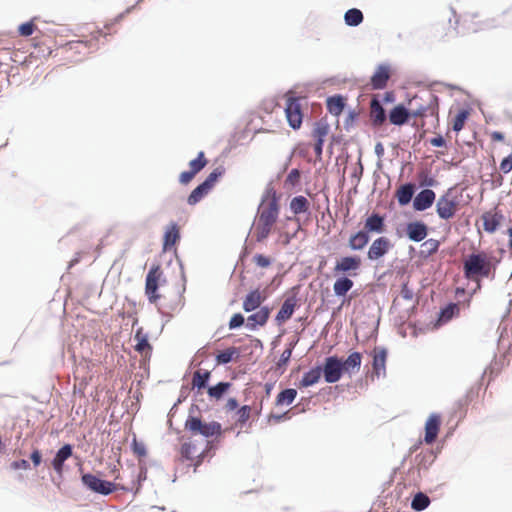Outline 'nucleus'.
Here are the masks:
<instances>
[{
	"instance_id": "nucleus-1",
	"label": "nucleus",
	"mask_w": 512,
	"mask_h": 512,
	"mask_svg": "<svg viewBox=\"0 0 512 512\" xmlns=\"http://www.w3.org/2000/svg\"><path fill=\"white\" fill-rule=\"evenodd\" d=\"M498 261L488 252L478 251L469 254L463 261L464 277L477 283L480 289V281L483 278L494 277Z\"/></svg>"
},
{
	"instance_id": "nucleus-2",
	"label": "nucleus",
	"mask_w": 512,
	"mask_h": 512,
	"mask_svg": "<svg viewBox=\"0 0 512 512\" xmlns=\"http://www.w3.org/2000/svg\"><path fill=\"white\" fill-rule=\"evenodd\" d=\"M111 26L112 25H105V29L108 30V32H104L102 29H95L90 32V38L87 40L69 41L62 45L59 47V52L62 58L70 63L82 61L91 53L92 48L96 46L100 37L111 34Z\"/></svg>"
},
{
	"instance_id": "nucleus-3",
	"label": "nucleus",
	"mask_w": 512,
	"mask_h": 512,
	"mask_svg": "<svg viewBox=\"0 0 512 512\" xmlns=\"http://www.w3.org/2000/svg\"><path fill=\"white\" fill-rule=\"evenodd\" d=\"M279 210L278 197L275 193L261 203L254 224V236L257 242H263L270 235L279 217Z\"/></svg>"
},
{
	"instance_id": "nucleus-4",
	"label": "nucleus",
	"mask_w": 512,
	"mask_h": 512,
	"mask_svg": "<svg viewBox=\"0 0 512 512\" xmlns=\"http://www.w3.org/2000/svg\"><path fill=\"white\" fill-rule=\"evenodd\" d=\"M411 117L414 119H421L418 123L415 121L414 126L423 128L425 125L424 118L433 117L438 124V98L433 94L429 93L426 99L422 97H415L409 102Z\"/></svg>"
},
{
	"instance_id": "nucleus-5",
	"label": "nucleus",
	"mask_w": 512,
	"mask_h": 512,
	"mask_svg": "<svg viewBox=\"0 0 512 512\" xmlns=\"http://www.w3.org/2000/svg\"><path fill=\"white\" fill-rule=\"evenodd\" d=\"M114 479L119 480V482L105 481L90 473L83 474L81 477L82 483L88 489L98 494L109 495L118 489L128 490V487L122 482L123 479L120 473H117Z\"/></svg>"
},
{
	"instance_id": "nucleus-6",
	"label": "nucleus",
	"mask_w": 512,
	"mask_h": 512,
	"mask_svg": "<svg viewBox=\"0 0 512 512\" xmlns=\"http://www.w3.org/2000/svg\"><path fill=\"white\" fill-rule=\"evenodd\" d=\"M185 429L193 435H202L206 438L221 434V424L216 421L203 422L199 417L189 416L185 422Z\"/></svg>"
},
{
	"instance_id": "nucleus-7",
	"label": "nucleus",
	"mask_w": 512,
	"mask_h": 512,
	"mask_svg": "<svg viewBox=\"0 0 512 512\" xmlns=\"http://www.w3.org/2000/svg\"><path fill=\"white\" fill-rule=\"evenodd\" d=\"M459 210V200L454 195L453 189H449L445 194L439 197L436 203V212L439 218L443 220L452 219Z\"/></svg>"
},
{
	"instance_id": "nucleus-8",
	"label": "nucleus",
	"mask_w": 512,
	"mask_h": 512,
	"mask_svg": "<svg viewBox=\"0 0 512 512\" xmlns=\"http://www.w3.org/2000/svg\"><path fill=\"white\" fill-rule=\"evenodd\" d=\"M362 265L361 258L357 255H350L341 257L337 260L333 272L335 275H348L355 277L358 275Z\"/></svg>"
},
{
	"instance_id": "nucleus-9",
	"label": "nucleus",
	"mask_w": 512,
	"mask_h": 512,
	"mask_svg": "<svg viewBox=\"0 0 512 512\" xmlns=\"http://www.w3.org/2000/svg\"><path fill=\"white\" fill-rule=\"evenodd\" d=\"M161 276L162 270L160 266L152 267L146 276L145 294L152 304H156L161 298V295L157 293Z\"/></svg>"
},
{
	"instance_id": "nucleus-10",
	"label": "nucleus",
	"mask_w": 512,
	"mask_h": 512,
	"mask_svg": "<svg viewBox=\"0 0 512 512\" xmlns=\"http://www.w3.org/2000/svg\"><path fill=\"white\" fill-rule=\"evenodd\" d=\"M300 98L289 97L286 101L285 114L289 126L296 130L302 125L303 113Z\"/></svg>"
},
{
	"instance_id": "nucleus-11",
	"label": "nucleus",
	"mask_w": 512,
	"mask_h": 512,
	"mask_svg": "<svg viewBox=\"0 0 512 512\" xmlns=\"http://www.w3.org/2000/svg\"><path fill=\"white\" fill-rule=\"evenodd\" d=\"M322 373L327 383L339 381L343 374L342 361L336 356L327 357L322 368Z\"/></svg>"
},
{
	"instance_id": "nucleus-12",
	"label": "nucleus",
	"mask_w": 512,
	"mask_h": 512,
	"mask_svg": "<svg viewBox=\"0 0 512 512\" xmlns=\"http://www.w3.org/2000/svg\"><path fill=\"white\" fill-rule=\"evenodd\" d=\"M372 374L377 378L386 374L387 350L383 347H375L372 351Z\"/></svg>"
},
{
	"instance_id": "nucleus-13",
	"label": "nucleus",
	"mask_w": 512,
	"mask_h": 512,
	"mask_svg": "<svg viewBox=\"0 0 512 512\" xmlns=\"http://www.w3.org/2000/svg\"><path fill=\"white\" fill-rule=\"evenodd\" d=\"M391 247V242L387 237H379L369 247L367 257L370 260H378L388 253Z\"/></svg>"
},
{
	"instance_id": "nucleus-14",
	"label": "nucleus",
	"mask_w": 512,
	"mask_h": 512,
	"mask_svg": "<svg viewBox=\"0 0 512 512\" xmlns=\"http://www.w3.org/2000/svg\"><path fill=\"white\" fill-rule=\"evenodd\" d=\"M297 305H298V299H297L296 295L288 296L284 300L280 310L278 311V313L275 317L276 322L280 325V324L286 322L287 320H289L292 317Z\"/></svg>"
},
{
	"instance_id": "nucleus-15",
	"label": "nucleus",
	"mask_w": 512,
	"mask_h": 512,
	"mask_svg": "<svg viewBox=\"0 0 512 512\" xmlns=\"http://www.w3.org/2000/svg\"><path fill=\"white\" fill-rule=\"evenodd\" d=\"M72 452V446L70 444H65L57 451L56 455L54 456L51 462V466L58 476L61 477L63 475L64 463L72 456Z\"/></svg>"
},
{
	"instance_id": "nucleus-16",
	"label": "nucleus",
	"mask_w": 512,
	"mask_h": 512,
	"mask_svg": "<svg viewBox=\"0 0 512 512\" xmlns=\"http://www.w3.org/2000/svg\"><path fill=\"white\" fill-rule=\"evenodd\" d=\"M411 117L409 108H406L403 104L394 106L388 114L389 122L396 126H402L406 124Z\"/></svg>"
},
{
	"instance_id": "nucleus-17",
	"label": "nucleus",
	"mask_w": 512,
	"mask_h": 512,
	"mask_svg": "<svg viewBox=\"0 0 512 512\" xmlns=\"http://www.w3.org/2000/svg\"><path fill=\"white\" fill-rule=\"evenodd\" d=\"M441 425V418L438 414H431L425 423V437L424 441L427 444H432L439 433Z\"/></svg>"
},
{
	"instance_id": "nucleus-18",
	"label": "nucleus",
	"mask_w": 512,
	"mask_h": 512,
	"mask_svg": "<svg viewBox=\"0 0 512 512\" xmlns=\"http://www.w3.org/2000/svg\"><path fill=\"white\" fill-rule=\"evenodd\" d=\"M483 222V229L488 233H494L500 226L503 215L496 209L486 211L481 216Z\"/></svg>"
},
{
	"instance_id": "nucleus-19",
	"label": "nucleus",
	"mask_w": 512,
	"mask_h": 512,
	"mask_svg": "<svg viewBox=\"0 0 512 512\" xmlns=\"http://www.w3.org/2000/svg\"><path fill=\"white\" fill-rule=\"evenodd\" d=\"M436 198V194L431 189L420 191L413 201V207L417 211H424L432 206Z\"/></svg>"
},
{
	"instance_id": "nucleus-20",
	"label": "nucleus",
	"mask_w": 512,
	"mask_h": 512,
	"mask_svg": "<svg viewBox=\"0 0 512 512\" xmlns=\"http://www.w3.org/2000/svg\"><path fill=\"white\" fill-rule=\"evenodd\" d=\"M406 232L410 240L420 242L426 238L428 228L425 223L421 221H414L407 224Z\"/></svg>"
},
{
	"instance_id": "nucleus-21",
	"label": "nucleus",
	"mask_w": 512,
	"mask_h": 512,
	"mask_svg": "<svg viewBox=\"0 0 512 512\" xmlns=\"http://www.w3.org/2000/svg\"><path fill=\"white\" fill-rule=\"evenodd\" d=\"M266 296L259 289L250 291L243 300V309L245 312L256 310L265 301Z\"/></svg>"
},
{
	"instance_id": "nucleus-22",
	"label": "nucleus",
	"mask_w": 512,
	"mask_h": 512,
	"mask_svg": "<svg viewBox=\"0 0 512 512\" xmlns=\"http://www.w3.org/2000/svg\"><path fill=\"white\" fill-rule=\"evenodd\" d=\"M271 309L267 306L260 307V309L248 316L247 318V327L251 330L257 328V326H264L269 317H270Z\"/></svg>"
},
{
	"instance_id": "nucleus-23",
	"label": "nucleus",
	"mask_w": 512,
	"mask_h": 512,
	"mask_svg": "<svg viewBox=\"0 0 512 512\" xmlns=\"http://www.w3.org/2000/svg\"><path fill=\"white\" fill-rule=\"evenodd\" d=\"M180 239V229L176 223H170L163 236V251H170Z\"/></svg>"
},
{
	"instance_id": "nucleus-24",
	"label": "nucleus",
	"mask_w": 512,
	"mask_h": 512,
	"mask_svg": "<svg viewBox=\"0 0 512 512\" xmlns=\"http://www.w3.org/2000/svg\"><path fill=\"white\" fill-rule=\"evenodd\" d=\"M370 120L375 127L383 125L386 120L385 110L376 97L370 102Z\"/></svg>"
},
{
	"instance_id": "nucleus-25",
	"label": "nucleus",
	"mask_w": 512,
	"mask_h": 512,
	"mask_svg": "<svg viewBox=\"0 0 512 512\" xmlns=\"http://www.w3.org/2000/svg\"><path fill=\"white\" fill-rule=\"evenodd\" d=\"M390 78V69L388 66L381 65L377 68L371 77V85L373 89H383L386 87Z\"/></svg>"
},
{
	"instance_id": "nucleus-26",
	"label": "nucleus",
	"mask_w": 512,
	"mask_h": 512,
	"mask_svg": "<svg viewBox=\"0 0 512 512\" xmlns=\"http://www.w3.org/2000/svg\"><path fill=\"white\" fill-rule=\"evenodd\" d=\"M362 362V355L359 352L351 353L344 362H342L343 372H358Z\"/></svg>"
},
{
	"instance_id": "nucleus-27",
	"label": "nucleus",
	"mask_w": 512,
	"mask_h": 512,
	"mask_svg": "<svg viewBox=\"0 0 512 512\" xmlns=\"http://www.w3.org/2000/svg\"><path fill=\"white\" fill-rule=\"evenodd\" d=\"M368 242V233L366 231H358L350 236L348 245L352 250H362Z\"/></svg>"
},
{
	"instance_id": "nucleus-28",
	"label": "nucleus",
	"mask_w": 512,
	"mask_h": 512,
	"mask_svg": "<svg viewBox=\"0 0 512 512\" xmlns=\"http://www.w3.org/2000/svg\"><path fill=\"white\" fill-rule=\"evenodd\" d=\"M364 228L367 233L368 232H377L380 233L384 230V218L380 216L379 214H372L370 215L366 221Z\"/></svg>"
},
{
	"instance_id": "nucleus-29",
	"label": "nucleus",
	"mask_w": 512,
	"mask_h": 512,
	"mask_svg": "<svg viewBox=\"0 0 512 512\" xmlns=\"http://www.w3.org/2000/svg\"><path fill=\"white\" fill-rule=\"evenodd\" d=\"M134 339L136 341L134 348L137 352L141 354H148L151 352L152 347L148 341L147 335L143 333L142 328L136 331Z\"/></svg>"
},
{
	"instance_id": "nucleus-30",
	"label": "nucleus",
	"mask_w": 512,
	"mask_h": 512,
	"mask_svg": "<svg viewBox=\"0 0 512 512\" xmlns=\"http://www.w3.org/2000/svg\"><path fill=\"white\" fill-rule=\"evenodd\" d=\"M321 375H322V368L320 366L312 368L311 370H309L308 372H306L303 375V377L299 383V387H309V386H312V385L318 383V381L321 378Z\"/></svg>"
},
{
	"instance_id": "nucleus-31",
	"label": "nucleus",
	"mask_w": 512,
	"mask_h": 512,
	"mask_svg": "<svg viewBox=\"0 0 512 512\" xmlns=\"http://www.w3.org/2000/svg\"><path fill=\"white\" fill-rule=\"evenodd\" d=\"M414 188V185L411 183H407L399 187L396 191V198L400 205H407L411 201L414 194Z\"/></svg>"
},
{
	"instance_id": "nucleus-32",
	"label": "nucleus",
	"mask_w": 512,
	"mask_h": 512,
	"mask_svg": "<svg viewBox=\"0 0 512 512\" xmlns=\"http://www.w3.org/2000/svg\"><path fill=\"white\" fill-rule=\"evenodd\" d=\"M353 285V281L350 278L343 275L342 277H339L335 281L333 285V290L335 295L345 296L348 293V291L352 289Z\"/></svg>"
},
{
	"instance_id": "nucleus-33",
	"label": "nucleus",
	"mask_w": 512,
	"mask_h": 512,
	"mask_svg": "<svg viewBox=\"0 0 512 512\" xmlns=\"http://www.w3.org/2000/svg\"><path fill=\"white\" fill-rule=\"evenodd\" d=\"M34 41V48L38 50V56L39 57H48L51 55L52 53V48H51V40L48 39V38H43V39H40L38 37H35L33 39Z\"/></svg>"
},
{
	"instance_id": "nucleus-34",
	"label": "nucleus",
	"mask_w": 512,
	"mask_h": 512,
	"mask_svg": "<svg viewBox=\"0 0 512 512\" xmlns=\"http://www.w3.org/2000/svg\"><path fill=\"white\" fill-rule=\"evenodd\" d=\"M344 106L345 102L341 96H332L327 99V109L335 116H338L343 112Z\"/></svg>"
},
{
	"instance_id": "nucleus-35",
	"label": "nucleus",
	"mask_w": 512,
	"mask_h": 512,
	"mask_svg": "<svg viewBox=\"0 0 512 512\" xmlns=\"http://www.w3.org/2000/svg\"><path fill=\"white\" fill-rule=\"evenodd\" d=\"M309 206V201L304 196H296L290 202V209L295 215L307 212Z\"/></svg>"
},
{
	"instance_id": "nucleus-36",
	"label": "nucleus",
	"mask_w": 512,
	"mask_h": 512,
	"mask_svg": "<svg viewBox=\"0 0 512 512\" xmlns=\"http://www.w3.org/2000/svg\"><path fill=\"white\" fill-rule=\"evenodd\" d=\"M211 376V372L208 370H196L193 373L192 377V385L193 387H196L197 389H202L206 387V384Z\"/></svg>"
},
{
	"instance_id": "nucleus-37",
	"label": "nucleus",
	"mask_w": 512,
	"mask_h": 512,
	"mask_svg": "<svg viewBox=\"0 0 512 512\" xmlns=\"http://www.w3.org/2000/svg\"><path fill=\"white\" fill-rule=\"evenodd\" d=\"M439 246L440 242L437 239L430 238L422 243L420 255L425 258L430 257L438 251Z\"/></svg>"
},
{
	"instance_id": "nucleus-38",
	"label": "nucleus",
	"mask_w": 512,
	"mask_h": 512,
	"mask_svg": "<svg viewBox=\"0 0 512 512\" xmlns=\"http://www.w3.org/2000/svg\"><path fill=\"white\" fill-rule=\"evenodd\" d=\"M363 13L356 8L349 9L344 15L345 23L348 26H358L363 21Z\"/></svg>"
},
{
	"instance_id": "nucleus-39",
	"label": "nucleus",
	"mask_w": 512,
	"mask_h": 512,
	"mask_svg": "<svg viewBox=\"0 0 512 512\" xmlns=\"http://www.w3.org/2000/svg\"><path fill=\"white\" fill-rule=\"evenodd\" d=\"M297 391L293 388H288L281 391L276 397V405H290L296 398Z\"/></svg>"
},
{
	"instance_id": "nucleus-40",
	"label": "nucleus",
	"mask_w": 512,
	"mask_h": 512,
	"mask_svg": "<svg viewBox=\"0 0 512 512\" xmlns=\"http://www.w3.org/2000/svg\"><path fill=\"white\" fill-rule=\"evenodd\" d=\"M210 190L202 183L198 185L189 195L187 202L189 205H195L205 197Z\"/></svg>"
},
{
	"instance_id": "nucleus-41",
	"label": "nucleus",
	"mask_w": 512,
	"mask_h": 512,
	"mask_svg": "<svg viewBox=\"0 0 512 512\" xmlns=\"http://www.w3.org/2000/svg\"><path fill=\"white\" fill-rule=\"evenodd\" d=\"M230 386H231V383H229V382H220L217 385L212 386L208 389V395L211 398L219 400L223 397L224 393H226L228 391Z\"/></svg>"
},
{
	"instance_id": "nucleus-42",
	"label": "nucleus",
	"mask_w": 512,
	"mask_h": 512,
	"mask_svg": "<svg viewBox=\"0 0 512 512\" xmlns=\"http://www.w3.org/2000/svg\"><path fill=\"white\" fill-rule=\"evenodd\" d=\"M430 499L422 492L417 493L411 503V507L416 511H422L428 507Z\"/></svg>"
},
{
	"instance_id": "nucleus-43",
	"label": "nucleus",
	"mask_w": 512,
	"mask_h": 512,
	"mask_svg": "<svg viewBox=\"0 0 512 512\" xmlns=\"http://www.w3.org/2000/svg\"><path fill=\"white\" fill-rule=\"evenodd\" d=\"M208 161L205 157V154L203 151L198 153V156L196 159H193L189 162V170L192 171L195 175L199 173L206 165Z\"/></svg>"
},
{
	"instance_id": "nucleus-44",
	"label": "nucleus",
	"mask_w": 512,
	"mask_h": 512,
	"mask_svg": "<svg viewBox=\"0 0 512 512\" xmlns=\"http://www.w3.org/2000/svg\"><path fill=\"white\" fill-rule=\"evenodd\" d=\"M223 174L224 168L217 167L207 176V178L205 179L204 182H202V184L211 191L216 182L219 180L220 177H222Z\"/></svg>"
},
{
	"instance_id": "nucleus-45",
	"label": "nucleus",
	"mask_w": 512,
	"mask_h": 512,
	"mask_svg": "<svg viewBox=\"0 0 512 512\" xmlns=\"http://www.w3.org/2000/svg\"><path fill=\"white\" fill-rule=\"evenodd\" d=\"M329 126L326 123L318 122L316 123L312 136L315 141L324 142L325 137L328 135Z\"/></svg>"
},
{
	"instance_id": "nucleus-46",
	"label": "nucleus",
	"mask_w": 512,
	"mask_h": 512,
	"mask_svg": "<svg viewBox=\"0 0 512 512\" xmlns=\"http://www.w3.org/2000/svg\"><path fill=\"white\" fill-rule=\"evenodd\" d=\"M238 355V350L235 347H230L216 356L218 364H227L232 361L234 356Z\"/></svg>"
},
{
	"instance_id": "nucleus-47",
	"label": "nucleus",
	"mask_w": 512,
	"mask_h": 512,
	"mask_svg": "<svg viewBox=\"0 0 512 512\" xmlns=\"http://www.w3.org/2000/svg\"><path fill=\"white\" fill-rule=\"evenodd\" d=\"M236 414H237L236 424L243 426L251 417L252 407L249 405H244L238 409Z\"/></svg>"
},
{
	"instance_id": "nucleus-48",
	"label": "nucleus",
	"mask_w": 512,
	"mask_h": 512,
	"mask_svg": "<svg viewBox=\"0 0 512 512\" xmlns=\"http://www.w3.org/2000/svg\"><path fill=\"white\" fill-rule=\"evenodd\" d=\"M468 116L469 112L467 110L459 111L453 119V130L456 132L461 131L465 125Z\"/></svg>"
},
{
	"instance_id": "nucleus-49",
	"label": "nucleus",
	"mask_w": 512,
	"mask_h": 512,
	"mask_svg": "<svg viewBox=\"0 0 512 512\" xmlns=\"http://www.w3.org/2000/svg\"><path fill=\"white\" fill-rule=\"evenodd\" d=\"M459 313V307L455 303L449 304L441 311L440 320L447 322Z\"/></svg>"
},
{
	"instance_id": "nucleus-50",
	"label": "nucleus",
	"mask_w": 512,
	"mask_h": 512,
	"mask_svg": "<svg viewBox=\"0 0 512 512\" xmlns=\"http://www.w3.org/2000/svg\"><path fill=\"white\" fill-rule=\"evenodd\" d=\"M196 454V448L192 443H184L181 446V456L186 460H192Z\"/></svg>"
},
{
	"instance_id": "nucleus-51",
	"label": "nucleus",
	"mask_w": 512,
	"mask_h": 512,
	"mask_svg": "<svg viewBox=\"0 0 512 512\" xmlns=\"http://www.w3.org/2000/svg\"><path fill=\"white\" fill-rule=\"evenodd\" d=\"M36 29V25L34 24L33 20L28 21L26 23L21 24L18 27V32L21 36L27 37L34 33Z\"/></svg>"
},
{
	"instance_id": "nucleus-52",
	"label": "nucleus",
	"mask_w": 512,
	"mask_h": 512,
	"mask_svg": "<svg viewBox=\"0 0 512 512\" xmlns=\"http://www.w3.org/2000/svg\"><path fill=\"white\" fill-rule=\"evenodd\" d=\"M132 450L133 453L139 458H143L147 455L145 444L143 442L137 441L136 438L133 439Z\"/></svg>"
},
{
	"instance_id": "nucleus-53",
	"label": "nucleus",
	"mask_w": 512,
	"mask_h": 512,
	"mask_svg": "<svg viewBox=\"0 0 512 512\" xmlns=\"http://www.w3.org/2000/svg\"><path fill=\"white\" fill-rule=\"evenodd\" d=\"M300 177H301L300 171L298 169H292L288 173L285 183L290 186H296L300 181Z\"/></svg>"
},
{
	"instance_id": "nucleus-54",
	"label": "nucleus",
	"mask_w": 512,
	"mask_h": 512,
	"mask_svg": "<svg viewBox=\"0 0 512 512\" xmlns=\"http://www.w3.org/2000/svg\"><path fill=\"white\" fill-rule=\"evenodd\" d=\"M253 262L261 267V268H266L268 266H270L271 264V259L265 255H262V254H256L254 257H253Z\"/></svg>"
},
{
	"instance_id": "nucleus-55",
	"label": "nucleus",
	"mask_w": 512,
	"mask_h": 512,
	"mask_svg": "<svg viewBox=\"0 0 512 512\" xmlns=\"http://www.w3.org/2000/svg\"><path fill=\"white\" fill-rule=\"evenodd\" d=\"M244 324V317L240 313L234 314L229 321V328L235 329Z\"/></svg>"
},
{
	"instance_id": "nucleus-56",
	"label": "nucleus",
	"mask_w": 512,
	"mask_h": 512,
	"mask_svg": "<svg viewBox=\"0 0 512 512\" xmlns=\"http://www.w3.org/2000/svg\"><path fill=\"white\" fill-rule=\"evenodd\" d=\"M499 168L504 174H507L512 170V153L501 161Z\"/></svg>"
},
{
	"instance_id": "nucleus-57",
	"label": "nucleus",
	"mask_w": 512,
	"mask_h": 512,
	"mask_svg": "<svg viewBox=\"0 0 512 512\" xmlns=\"http://www.w3.org/2000/svg\"><path fill=\"white\" fill-rule=\"evenodd\" d=\"M195 176L196 175L190 170L184 171L179 176V182L183 185H187L188 183H190L193 180V178Z\"/></svg>"
},
{
	"instance_id": "nucleus-58",
	"label": "nucleus",
	"mask_w": 512,
	"mask_h": 512,
	"mask_svg": "<svg viewBox=\"0 0 512 512\" xmlns=\"http://www.w3.org/2000/svg\"><path fill=\"white\" fill-rule=\"evenodd\" d=\"M30 467V464L27 460H18V461H14L11 463V468L14 469V470H18V469H23V470H27L29 469Z\"/></svg>"
},
{
	"instance_id": "nucleus-59",
	"label": "nucleus",
	"mask_w": 512,
	"mask_h": 512,
	"mask_svg": "<svg viewBox=\"0 0 512 512\" xmlns=\"http://www.w3.org/2000/svg\"><path fill=\"white\" fill-rule=\"evenodd\" d=\"M400 295L402 298H404L405 300H408V301H411L414 297L413 291L408 287L407 284H404L402 286Z\"/></svg>"
},
{
	"instance_id": "nucleus-60",
	"label": "nucleus",
	"mask_w": 512,
	"mask_h": 512,
	"mask_svg": "<svg viewBox=\"0 0 512 512\" xmlns=\"http://www.w3.org/2000/svg\"><path fill=\"white\" fill-rule=\"evenodd\" d=\"M30 459L35 467L39 466L42 461V455L38 449H35L30 456Z\"/></svg>"
},
{
	"instance_id": "nucleus-61",
	"label": "nucleus",
	"mask_w": 512,
	"mask_h": 512,
	"mask_svg": "<svg viewBox=\"0 0 512 512\" xmlns=\"http://www.w3.org/2000/svg\"><path fill=\"white\" fill-rule=\"evenodd\" d=\"M430 144L434 147H444L446 146V142L441 135L433 137L430 139Z\"/></svg>"
},
{
	"instance_id": "nucleus-62",
	"label": "nucleus",
	"mask_w": 512,
	"mask_h": 512,
	"mask_svg": "<svg viewBox=\"0 0 512 512\" xmlns=\"http://www.w3.org/2000/svg\"><path fill=\"white\" fill-rule=\"evenodd\" d=\"M225 407L227 410H235L238 407V402L235 398H230Z\"/></svg>"
},
{
	"instance_id": "nucleus-63",
	"label": "nucleus",
	"mask_w": 512,
	"mask_h": 512,
	"mask_svg": "<svg viewBox=\"0 0 512 512\" xmlns=\"http://www.w3.org/2000/svg\"><path fill=\"white\" fill-rule=\"evenodd\" d=\"M323 143L324 142H319V141L315 142L314 151H315V154L317 156H321L322 155Z\"/></svg>"
},
{
	"instance_id": "nucleus-64",
	"label": "nucleus",
	"mask_w": 512,
	"mask_h": 512,
	"mask_svg": "<svg viewBox=\"0 0 512 512\" xmlns=\"http://www.w3.org/2000/svg\"><path fill=\"white\" fill-rule=\"evenodd\" d=\"M491 139L493 141H502L504 139V135L501 132L494 131L491 133Z\"/></svg>"
}]
</instances>
